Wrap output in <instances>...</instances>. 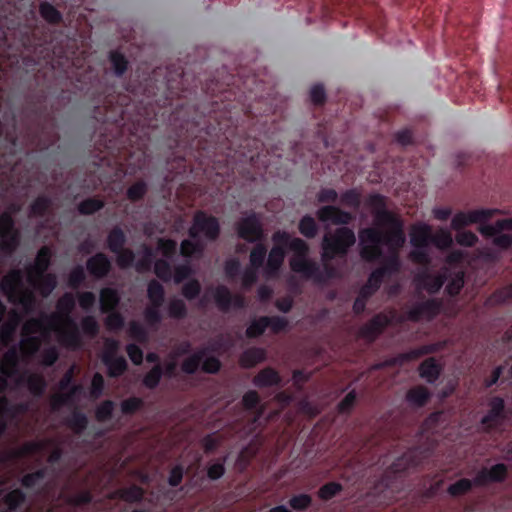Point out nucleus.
<instances>
[{"mask_svg":"<svg viewBox=\"0 0 512 512\" xmlns=\"http://www.w3.org/2000/svg\"><path fill=\"white\" fill-rule=\"evenodd\" d=\"M443 347L442 343H430L411 349L404 353L394 356L397 366H403L405 363L419 359L422 356L438 352Z\"/></svg>","mask_w":512,"mask_h":512,"instance_id":"4be33fe9","label":"nucleus"},{"mask_svg":"<svg viewBox=\"0 0 512 512\" xmlns=\"http://www.w3.org/2000/svg\"><path fill=\"white\" fill-rule=\"evenodd\" d=\"M154 273L163 282H169L172 279V268L165 259H158L154 263Z\"/></svg>","mask_w":512,"mask_h":512,"instance_id":"0e129e2a","label":"nucleus"},{"mask_svg":"<svg viewBox=\"0 0 512 512\" xmlns=\"http://www.w3.org/2000/svg\"><path fill=\"white\" fill-rule=\"evenodd\" d=\"M82 391V386L73 384L65 394H57L52 399V407L57 410L62 406L70 405L74 397Z\"/></svg>","mask_w":512,"mask_h":512,"instance_id":"c03bdc74","label":"nucleus"},{"mask_svg":"<svg viewBox=\"0 0 512 512\" xmlns=\"http://www.w3.org/2000/svg\"><path fill=\"white\" fill-rule=\"evenodd\" d=\"M431 243L440 250H446L452 246L453 238L449 231L440 229L435 234L432 233Z\"/></svg>","mask_w":512,"mask_h":512,"instance_id":"13d9d810","label":"nucleus"},{"mask_svg":"<svg viewBox=\"0 0 512 512\" xmlns=\"http://www.w3.org/2000/svg\"><path fill=\"white\" fill-rule=\"evenodd\" d=\"M431 398V393L427 387L418 385L410 388L406 393V400L409 404L416 407H424Z\"/></svg>","mask_w":512,"mask_h":512,"instance_id":"473e14b6","label":"nucleus"},{"mask_svg":"<svg viewBox=\"0 0 512 512\" xmlns=\"http://www.w3.org/2000/svg\"><path fill=\"white\" fill-rule=\"evenodd\" d=\"M53 205L52 199L45 195H39L29 206V213L32 217H45Z\"/></svg>","mask_w":512,"mask_h":512,"instance_id":"72a5a7b5","label":"nucleus"},{"mask_svg":"<svg viewBox=\"0 0 512 512\" xmlns=\"http://www.w3.org/2000/svg\"><path fill=\"white\" fill-rule=\"evenodd\" d=\"M164 376L163 367L161 364L154 365L143 377L142 383L148 389H155L158 387L162 377Z\"/></svg>","mask_w":512,"mask_h":512,"instance_id":"de8ad7c7","label":"nucleus"},{"mask_svg":"<svg viewBox=\"0 0 512 512\" xmlns=\"http://www.w3.org/2000/svg\"><path fill=\"white\" fill-rule=\"evenodd\" d=\"M46 315L40 318H31L23 325L22 332L24 336H29L42 331L46 324L54 326V323L45 318Z\"/></svg>","mask_w":512,"mask_h":512,"instance_id":"49530a36","label":"nucleus"},{"mask_svg":"<svg viewBox=\"0 0 512 512\" xmlns=\"http://www.w3.org/2000/svg\"><path fill=\"white\" fill-rule=\"evenodd\" d=\"M23 284V273L20 269L11 270L3 277L0 290L8 297L11 303L25 304L27 297H19Z\"/></svg>","mask_w":512,"mask_h":512,"instance_id":"4468645a","label":"nucleus"},{"mask_svg":"<svg viewBox=\"0 0 512 512\" xmlns=\"http://www.w3.org/2000/svg\"><path fill=\"white\" fill-rule=\"evenodd\" d=\"M431 239L432 228L428 224H421L412 228L410 242L414 248H427Z\"/></svg>","mask_w":512,"mask_h":512,"instance_id":"7c9ffc66","label":"nucleus"},{"mask_svg":"<svg viewBox=\"0 0 512 512\" xmlns=\"http://www.w3.org/2000/svg\"><path fill=\"white\" fill-rule=\"evenodd\" d=\"M236 231L239 238L249 243H255L263 238L262 224L254 212L237 222Z\"/></svg>","mask_w":512,"mask_h":512,"instance_id":"ddd939ff","label":"nucleus"},{"mask_svg":"<svg viewBox=\"0 0 512 512\" xmlns=\"http://www.w3.org/2000/svg\"><path fill=\"white\" fill-rule=\"evenodd\" d=\"M299 233L307 239H313L319 232L316 220L309 214L304 215L298 222Z\"/></svg>","mask_w":512,"mask_h":512,"instance_id":"58836bf2","label":"nucleus"},{"mask_svg":"<svg viewBox=\"0 0 512 512\" xmlns=\"http://www.w3.org/2000/svg\"><path fill=\"white\" fill-rule=\"evenodd\" d=\"M148 192V185L144 180L136 181L132 184L126 192L127 198L131 202L142 200Z\"/></svg>","mask_w":512,"mask_h":512,"instance_id":"6e6d98bb","label":"nucleus"},{"mask_svg":"<svg viewBox=\"0 0 512 512\" xmlns=\"http://www.w3.org/2000/svg\"><path fill=\"white\" fill-rule=\"evenodd\" d=\"M267 248L263 243H257L251 250L249 256L250 267L259 270L265 262Z\"/></svg>","mask_w":512,"mask_h":512,"instance_id":"864d4df0","label":"nucleus"},{"mask_svg":"<svg viewBox=\"0 0 512 512\" xmlns=\"http://www.w3.org/2000/svg\"><path fill=\"white\" fill-rule=\"evenodd\" d=\"M27 496L23 490L20 488H16L8 492L4 498L3 502L7 506L9 512H15L19 507H21L26 502Z\"/></svg>","mask_w":512,"mask_h":512,"instance_id":"a19ab883","label":"nucleus"},{"mask_svg":"<svg viewBox=\"0 0 512 512\" xmlns=\"http://www.w3.org/2000/svg\"><path fill=\"white\" fill-rule=\"evenodd\" d=\"M253 385L257 388H268L274 386H280L282 378L278 371L272 367H265L260 370L252 380Z\"/></svg>","mask_w":512,"mask_h":512,"instance_id":"bb28decb","label":"nucleus"},{"mask_svg":"<svg viewBox=\"0 0 512 512\" xmlns=\"http://www.w3.org/2000/svg\"><path fill=\"white\" fill-rule=\"evenodd\" d=\"M160 308L161 307H156V306L150 305V306L146 307L144 310V313H143L144 320H145L146 324L153 329H157L163 320V316L160 311Z\"/></svg>","mask_w":512,"mask_h":512,"instance_id":"052dcab7","label":"nucleus"},{"mask_svg":"<svg viewBox=\"0 0 512 512\" xmlns=\"http://www.w3.org/2000/svg\"><path fill=\"white\" fill-rule=\"evenodd\" d=\"M230 146L227 148V161L230 163L236 161L253 163L263 151L265 143L256 137H245L243 139L229 140Z\"/></svg>","mask_w":512,"mask_h":512,"instance_id":"0eeeda50","label":"nucleus"},{"mask_svg":"<svg viewBox=\"0 0 512 512\" xmlns=\"http://www.w3.org/2000/svg\"><path fill=\"white\" fill-rule=\"evenodd\" d=\"M260 402V396L255 390L247 391L242 397L244 409L253 413V424H256L264 414V407L260 405Z\"/></svg>","mask_w":512,"mask_h":512,"instance_id":"cd10ccee","label":"nucleus"},{"mask_svg":"<svg viewBox=\"0 0 512 512\" xmlns=\"http://www.w3.org/2000/svg\"><path fill=\"white\" fill-rule=\"evenodd\" d=\"M221 232L219 220L208 215L204 211H197L193 217L192 226L188 230V235L192 239H196L202 234L208 241H216Z\"/></svg>","mask_w":512,"mask_h":512,"instance_id":"1a4fd4ad","label":"nucleus"},{"mask_svg":"<svg viewBox=\"0 0 512 512\" xmlns=\"http://www.w3.org/2000/svg\"><path fill=\"white\" fill-rule=\"evenodd\" d=\"M205 355H206V351L204 349H201V350L194 352L188 358L184 359L181 364L182 372H184L185 374H188V375L195 374L198 371Z\"/></svg>","mask_w":512,"mask_h":512,"instance_id":"ea45409f","label":"nucleus"},{"mask_svg":"<svg viewBox=\"0 0 512 512\" xmlns=\"http://www.w3.org/2000/svg\"><path fill=\"white\" fill-rule=\"evenodd\" d=\"M442 309V301L439 299H427L417 302L407 311V318L412 322H419L422 318L434 319Z\"/></svg>","mask_w":512,"mask_h":512,"instance_id":"dca6fc26","label":"nucleus"},{"mask_svg":"<svg viewBox=\"0 0 512 512\" xmlns=\"http://www.w3.org/2000/svg\"><path fill=\"white\" fill-rule=\"evenodd\" d=\"M111 269V261L103 252H98L86 260V270L95 279L105 278Z\"/></svg>","mask_w":512,"mask_h":512,"instance_id":"412c9836","label":"nucleus"},{"mask_svg":"<svg viewBox=\"0 0 512 512\" xmlns=\"http://www.w3.org/2000/svg\"><path fill=\"white\" fill-rule=\"evenodd\" d=\"M387 324V318L382 314H377L361 326L359 330L360 336L369 342H373L383 332Z\"/></svg>","mask_w":512,"mask_h":512,"instance_id":"5701e85b","label":"nucleus"},{"mask_svg":"<svg viewBox=\"0 0 512 512\" xmlns=\"http://www.w3.org/2000/svg\"><path fill=\"white\" fill-rule=\"evenodd\" d=\"M499 213L498 209H475L467 212L456 213L451 220V228L460 231L471 224H485L495 214Z\"/></svg>","mask_w":512,"mask_h":512,"instance_id":"9b49d317","label":"nucleus"},{"mask_svg":"<svg viewBox=\"0 0 512 512\" xmlns=\"http://www.w3.org/2000/svg\"><path fill=\"white\" fill-rule=\"evenodd\" d=\"M501 219L493 224H482L479 227V232L486 238L492 239V244L502 250L512 248V235L505 234L503 231H510L511 229H499L497 224Z\"/></svg>","mask_w":512,"mask_h":512,"instance_id":"a211bd4d","label":"nucleus"},{"mask_svg":"<svg viewBox=\"0 0 512 512\" xmlns=\"http://www.w3.org/2000/svg\"><path fill=\"white\" fill-rule=\"evenodd\" d=\"M266 360V351L263 348L251 347L245 350L239 359L241 367L249 369Z\"/></svg>","mask_w":512,"mask_h":512,"instance_id":"2f4dec72","label":"nucleus"},{"mask_svg":"<svg viewBox=\"0 0 512 512\" xmlns=\"http://www.w3.org/2000/svg\"><path fill=\"white\" fill-rule=\"evenodd\" d=\"M511 299H512V283L503 288H500V289H497L496 291H494L492 293V295L489 297V302H491L493 304L500 305V304H504V303L508 302Z\"/></svg>","mask_w":512,"mask_h":512,"instance_id":"774afa93","label":"nucleus"},{"mask_svg":"<svg viewBox=\"0 0 512 512\" xmlns=\"http://www.w3.org/2000/svg\"><path fill=\"white\" fill-rule=\"evenodd\" d=\"M29 391L35 396H41L46 388V381L39 374H29L26 378Z\"/></svg>","mask_w":512,"mask_h":512,"instance_id":"4d7b16f0","label":"nucleus"},{"mask_svg":"<svg viewBox=\"0 0 512 512\" xmlns=\"http://www.w3.org/2000/svg\"><path fill=\"white\" fill-rule=\"evenodd\" d=\"M448 280V273L445 269L435 275L424 272L418 276L420 285L431 295L437 294Z\"/></svg>","mask_w":512,"mask_h":512,"instance_id":"a878e982","label":"nucleus"},{"mask_svg":"<svg viewBox=\"0 0 512 512\" xmlns=\"http://www.w3.org/2000/svg\"><path fill=\"white\" fill-rule=\"evenodd\" d=\"M66 425L75 433L82 434L88 426L87 416L78 410H74L65 420Z\"/></svg>","mask_w":512,"mask_h":512,"instance_id":"4c0bfd02","label":"nucleus"},{"mask_svg":"<svg viewBox=\"0 0 512 512\" xmlns=\"http://www.w3.org/2000/svg\"><path fill=\"white\" fill-rule=\"evenodd\" d=\"M104 206L105 202L102 199L90 197L78 204V211L81 215H92L100 211Z\"/></svg>","mask_w":512,"mask_h":512,"instance_id":"8fccbe9b","label":"nucleus"},{"mask_svg":"<svg viewBox=\"0 0 512 512\" xmlns=\"http://www.w3.org/2000/svg\"><path fill=\"white\" fill-rule=\"evenodd\" d=\"M369 205L375 210V218L378 223H386V218L381 215L383 212L391 213L386 209V198L381 194H373L369 197Z\"/></svg>","mask_w":512,"mask_h":512,"instance_id":"603ef678","label":"nucleus"},{"mask_svg":"<svg viewBox=\"0 0 512 512\" xmlns=\"http://www.w3.org/2000/svg\"><path fill=\"white\" fill-rule=\"evenodd\" d=\"M105 325L109 331H120L125 325V319L123 315L117 310L106 313Z\"/></svg>","mask_w":512,"mask_h":512,"instance_id":"69168bd1","label":"nucleus"},{"mask_svg":"<svg viewBox=\"0 0 512 512\" xmlns=\"http://www.w3.org/2000/svg\"><path fill=\"white\" fill-rule=\"evenodd\" d=\"M295 255L290 258V268L294 273L300 274L303 278L311 280L317 285H326L330 280L340 276L339 270L334 266L332 260H322V267L315 260L308 257L310 247L301 238H295L292 243Z\"/></svg>","mask_w":512,"mask_h":512,"instance_id":"7ed1b4c3","label":"nucleus"},{"mask_svg":"<svg viewBox=\"0 0 512 512\" xmlns=\"http://www.w3.org/2000/svg\"><path fill=\"white\" fill-rule=\"evenodd\" d=\"M386 218V223L389 227L388 231H382L375 227L362 228L359 231L360 245H386L388 253L400 254L399 251L406 241L403 222L393 213L383 212L381 215Z\"/></svg>","mask_w":512,"mask_h":512,"instance_id":"20e7f679","label":"nucleus"},{"mask_svg":"<svg viewBox=\"0 0 512 512\" xmlns=\"http://www.w3.org/2000/svg\"><path fill=\"white\" fill-rule=\"evenodd\" d=\"M23 45L28 51L33 48V52L37 56V60L32 57L24 58V63L27 66L39 65V60L47 61L51 57V43L48 42L46 35L38 37L37 32L33 31L31 36H28L24 41Z\"/></svg>","mask_w":512,"mask_h":512,"instance_id":"f8f14e48","label":"nucleus"},{"mask_svg":"<svg viewBox=\"0 0 512 512\" xmlns=\"http://www.w3.org/2000/svg\"><path fill=\"white\" fill-rule=\"evenodd\" d=\"M118 342L110 340L107 342V350L102 356V361L107 367L108 375L116 378L125 373L128 368L126 359L123 356H117Z\"/></svg>","mask_w":512,"mask_h":512,"instance_id":"2eb2a0df","label":"nucleus"},{"mask_svg":"<svg viewBox=\"0 0 512 512\" xmlns=\"http://www.w3.org/2000/svg\"><path fill=\"white\" fill-rule=\"evenodd\" d=\"M76 302L73 294L64 293L56 303L57 313L45 316L54 324L62 320L66 324V328L60 331L61 343L72 350L82 347L83 341L80 335V329L75 320L71 317L72 311L75 309Z\"/></svg>","mask_w":512,"mask_h":512,"instance_id":"39448f33","label":"nucleus"},{"mask_svg":"<svg viewBox=\"0 0 512 512\" xmlns=\"http://www.w3.org/2000/svg\"><path fill=\"white\" fill-rule=\"evenodd\" d=\"M157 92L147 96L148 108L145 109L146 116L137 119V126L142 128H157L158 122L168 124L174 133V146L180 148L182 145L193 149L199 142L195 143L196 132L204 122L194 105L185 100V96L175 90L173 82L166 79L156 86Z\"/></svg>","mask_w":512,"mask_h":512,"instance_id":"f257e3e1","label":"nucleus"},{"mask_svg":"<svg viewBox=\"0 0 512 512\" xmlns=\"http://www.w3.org/2000/svg\"><path fill=\"white\" fill-rule=\"evenodd\" d=\"M489 411L482 417L481 423L492 426L498 420L504 418L505 402L499 396L493 397L489 402Z\"/></svg>","mask_w":512,"mask_h":512,"instance_id":"c756f323","label":"nucleus"},{"mask_svg":"<svg viewBox=\"0 0 512 512\" xmlns=\"http://www.w3.org/2000/svg\"><path fill=\"white\" fill-rule=\"evenodd\" d=\"M80 327V333L82 332L84 335L89 336L90 338H95L100 331V326L97 320L94 316L91 315L82 318Z\"/></svg>","mask_w":512,"mask_h":512,"instance_id":"680f3d73","label":"nucleus"},{"mask_svg":"<svg viewBox=\"0 0 512 512\" xmlns=\"http://www.w3.org/2000/svg\"><path fill=\"white\" fill-rule=\"evenodd\" d=\"M39 13L49 24L58 25L63 21L61 12L49 2H42L40 4Z\"/></svg>","mask_w":512,"mask_h":512,"instance_id":"37998d69","label":"nucleus"},{"mask_svg":"<svg viewBox=\"0 0 512 512\" xmlns=\"http://www.w3.org/2000/svg\"><path fill=\"white\" fill-rule=\"evenodd\" d=\"M267 320H269L268 316H261L257 319H254L245 331L246 337L249 339H254L263 335L267 329Z\"/></svg>","mask_w":512,"mask_h":512,"instance_id":"5fc2aeb1","label":"nucleus"},{"mask_svg":"<svg viewBox=\"0 0 512 512\" xmlns=\"http://www.w3.org/2000/svg\"><path fill=\"white\" fill-rule=\"evenodd\" d=\"M401 265L400 254L388 253L383 258L382 264L370 273L366 283L374 290H379L384 279L398 273L401 270Z\"/></svg>","mask_w":512,"mask_h":512,"instance_id":"9d476101","label":"nucleus"},{"mask_svg":"<svg viewBox=\"0 0 512 512\" xmlns=\"http://www.w3.org/2000/svg\"><path fill=\"white\" fill-rule=\"evenodd\" d=\"M316 217L322 223L342 225L333 233L323 236L321 260L345 259L350 248L356 243L354 231L345 226L354 220V215L336 205H323L316 211Z\"/></svg>","mask_w":512,"mask_h":512,"instance_id":"f03ea898","label":"nucleus"},{"mask_svg":"<svg viewBox=\"0 0 512 512\" xmlns=\"http://www.w3.org/2000/svg\"><path fill=\"white\" fill-rule=\"evenodd\" d=\"M51 256L52 252L47 246H43L38 250L34 266L28 269V281L30 283H34V276H42L48 270Z\"/></svg>","mask_w":512,"mask_h":512,"instance_id":"b1692460","label":"nucleus"},{"mask_svg":"<svg viewBox=\"0 0 512 512\" xmlns=\"http://www.w3.org/2000/svg\"><path fill=\"white\" fill-rule=\"evenodd\" d=\"M507 475V465L504 463H498L489 469H481L474 478V484L477 486H484L490 482L501 483L505 481Z\"/></svg>","mask_w":512,"mask_h":512,"instance_id":"aec40b11","label":"nucleus"},{"mask_svg":"<svg viewBox=\"0 0 512 512\" xmlns=\"http://www.w3.org/2000/svg\"><path fill=\"white\" fill-rule=\"evenodd\" d=\"M227 99L226 94L223 97H219L221 103L217 99H214L211 102V107L208 110V121L210 125H212L211 121L215 122V126L212 129L215 131V134H222L227 140H229V129L234 125V119L232 115V109L235 108V105L228 102L226 103L224 99Z\"/></svg>","mask_w":512,"mask_h":512,"instance_id":"6e6552de","label":"nucleus"},{"mask_svg":"<svg viewBox=\"0 0 512 512\" xmlns=\"http://www.w3.org/2000/svg\"><path fill=\"white\" fill-rule=\"evenodd\" d=\"M115 403L112 400H104L95 411V417L99 422H107L112 419Z\"/></svg>","mask_w":512,"mask_h":512,"instance_id":"338daca9","label":"nucleus"},{"mask_svg":"<svg viewBox=\"0 0 512 512\" xmlns=\"http://www.w3.org/2000/svg\"><path fill=\"white\" fill-rule=\"evenodd\" d=\"M128 333L133 340L139 343H146L149 339V334L146 328L135 320L130 321L128 326Z\"/></svg>","mask_w":512,"mask_h":512,"instance_id":"bf43d9fd","label":"nucleus"},{"mask_svg":"<svg viewBox=\"0 0 512 512\" xmlns=\"http://www.w3.org/2000/svg\"><path fill=\"white\" fill-rule=\"evenodd\" d=\"M382 245H361L360 248V256L366 262H376L381 260L383 262V258L386 256L383 255Z\"/></svg>","mask_w":512,"mask_h":512,"instance_id":"3c124183","label":"nucleus"},{"mask_svg":"<svg viewBox=\"0 0 512 512\" xmlns=\"http://www.w3.org/2000/svg\"><path fill=\"white\" fill-rule=\"evenodd\" d=\"M340 203L346 207L357 209L361 205V195L354 188L348 189L341 194Z\"/></svg>","mask_w":512,"mask_h":512,"instance_id":"e2e57ef3","label":"nucleus"},{"mask_svg":"<svg viewBox=\"0 0 512 512\" xmlns=\"http://www.w3.org/2000/svg\"><path fill=\"white\" fill-rule=\"evenodd\" d=\"M296 237L292 238L289 233L285 231H277L273 234L272 240L274 242L271 248L265 266V272L268 277H275L286 257V249L289 248L295 255V250L292 248V243Z\"/></svg>","mask_w":512,"mask_h":512,"instance_id":"423d86ee","label":"nucleus"},{"mask_svg":"<svg viewBox=\"0 0 512 512\" xmlns=\"http://www.w3.org/2000/svg\"><path fill=\"white\" fill-rule=\"evenodd\" d=\"M147 297L150 305L162 307L165 301V290L157 280H151L147 285Z\"/></svg>","mask_w":512,"mask_h":512,"instance_id":"e433bc0d","label":"nucleus"},{"mask_svg":"<svg viewBox=\"0 0 512 512\" xmlns=\"http://www.w3.org/2000/svg\"><path fill=\"white\" fill-rule=\"evenodd\" d=\"M445 292L450 297H456L460 294L465 284V273L462 270L456 271L448 278Z\"/></svg>","mask_w":512,"mask_h":512,"instance_id":"79ce46f5","label":"nucleus"},{"mask_svg":"<svg viewBox=\"0 0 512 512\" xmlns=\"http://www.w3.org/2000/svg\"><path fill=\"white\" fill-rule=\"evenodd\" d=\"M127 242V236L125 232L119 226L113 227L107 235V247L114 252H120L125 247Z\"/></svg>","mask_w":512,"mask_h":512,"instance_id":"c9c22d12","label":"nucleus"},{"mask_svg":"<svg viewBox=\"0 0 512 512\" xmlns=\"http://www.w3.org/2000/svg\"><path fill=\"white\" fill-rule=\"evenodd\" d=\"M99 302L102 313L112 312L119 306L120 295L115 288L104 287L100 290Z\"/></svg>","mask_w":512,"mask_h":512,"instance_id":"c85d7f7f","label":"nucleus"},{"mask_svg":"<svg viewBox=\"0 0 512 512\" xmlns=\"http://www.w3.org/2000/svg\"><path fill=\"white\" fill-rule=\"evenodd\" d=\"M213 297L218 309L224 313L228 312L232 307L243 309L246 306L245 297L241 294H232L225 285L217 286Z\"/></svg>","mask_w":512,"mask_h":512,"instance_id":"f3484780","label":"nucleus"},{"mask_svg":"<svg viewBox=\"0 0 512 512\" xmlns=\"http://www.w3.org/2000/svg\"><path fill=\"white\" fill-rule=\"evenodd\" d=\"M19 322L20 316L15 310H13L10 314L9 321L3 323L0 328L1 339L4 342H8L12 339L19 325Z\"/></svg>","mask_w":512,"mask_h":512,"instance_id":"a18cd8bd","label":"nucleus"},{"mask_svg":"<svg viewBox=\"0 0 512 512\" xmlns=\"http://www.w3.org/2000/svg\"><path fill=\"white\" fill-rule=\"evenodd\" d=\"M19 361L20 356L16 346H12L4 353L0 363V373L3 375L0 377V393L7 387L6 377H11L17 373Z\"/></svg>","mask_w":512,"mask_h":512,"instance_id":"6ab92c4d","label":"nucleus"},{"mask_svg":"<svg viewBox=\"0 0 512 512\" xmlns=\"http://www.w3.org/2000/svg\"><path fill=\"white\" fill-rule=\"evenodd\" d=\"M108 58L114 75L118 78L123 77L129 68V61L125 55L118 50H112Z\"/></svg>","mask_w":512,"mask_h":512,"instance_id":"f704fd0d","label":"nucleus"},{"mask_svg":"<svg viewBox=\"0 0 512 512\" xmlns=\"http://www.w3.org/2000/svg\"><path fill=\"white\" fill-rule=\"evenodd\" d=\"M442 371V364L434 357L426 358L418 367L419 376L429 384H434L440 378Z\"/></svg>","mask_w":512,"mask_h":512,"instance_id":"393cba45","label":"nucleus"},{"mask_svg":"<svg viewBox=\"0 0 512 512\" xmlns=\"http://www.w3.org/2000/svg\"><path fill=\"white\" fill-rule=\"evenodd\" d=\"M0 250L5 255H12L20 244V233L19 231L0 236Z\"/></svg>","mask_w":512,"mask_h":512,"instance_id":"09e8293b","label":"nucleus"}]
</instances>
